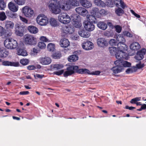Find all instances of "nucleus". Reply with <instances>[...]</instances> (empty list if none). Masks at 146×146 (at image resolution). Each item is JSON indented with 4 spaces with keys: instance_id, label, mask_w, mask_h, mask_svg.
<instances>
[{
    "instance_id": "nucleus-1",
    "label": "nucleus",
    "mask_w": 146,
    "mask_h": 146,
    "mask_svg": "<svg viewBox=\"0 0 146 146\" xmlns=\"http://www.w3.org/2000/svg\"><path fill=\"white\" fill-rule=\"evenodd\" d=\"M67 71L63 74L64 77H67L75 73L90 75V71L86 68L79 69L78 66H70L66 68Z\"/></svg>"
},
{
    "instance_id": "nucleus-2",
    "label": "nucleus",
    "mask_w": 146,
    "mask_h": 146,
    "mask_svg": "<svg viewBox=\"0 0 146 146\" xmlns=\"http://www.w3.org/2000/svg\"><path fill=\"white\" fill-rule=\"evenodd\" d=\"M48 8L53 13L56 14L61 12V9L64 10L65 7L63 4L59 3L57 0H51L49 1Z\"/></svg>"
},
{
    "instance_id": "nucleus-3",
    "label": "nucleus",
    "mask_w": 146,
    "mask_h": 146,
    "mask_svg": "<svg viewBox=\"0 0 146 146\" xmlns=\"http://www.w3.org/2000/svg\"><path fill=\"white\" fill-rule=\"evenodd\" d=\"M4 44L5 46L9 49H15L18 46V43L17 41L11 38L5 40Z\"/></svg>"
},
{
    "instance_id": "nucleus-4",
    "label": "nucleus",
    "mask_w": 146,
    "mask_h": 146,
    "mask_svg": "<svg viewBox=\"0 0 146 146\" xmlns=\"http://www.w3.org/2000/svg\"><path fill=\"white\" fill-rule=\"evenodd\" d=\"M62 3L63 4L65 7L64 10H69L72 6H77L79 5L78 2L75 0H62Z\"/></svg>"
},
{
    "instance_id": "nucleus-5",
    "label": "nucleus",
    "mask_w": 146,
    "mask_h": 146,
    "mask_svg": "<svg viewBox=\"0 0 146 146\" xmlns=\"http://www.w3.org/2000/svg\"><path fill=\"white\" fill-rule=\"evenodd\" d=\"M24 42L26 44L29 45H35L36 44V38L33 35H25L24 37Z\"/></svg>"
},
{
    "instance_id": "nucleus-6",
    "label": "nucleus",
    "mask_w": 146,
    "mask_h": 146,
    "mask_svg": "<svg viewBox=\"0 0 146 146\" xmlns=\"http://www.w3.org/2000/svg\"><path fill=\"white\" fill-rule=\"evenodd\" d=\"M36 21L37 23L41 26L46 25L48 22L47 17L43 14L39 15L36 18Z\"/></svg>"
},
{
    "instance_id": "nucleus-7",
    "label": "nucleus",
    "mask_w": 146,
    "mask_h": 146,
    "mask_svg": "<svg viewBox=\"0 0 146 146\" xmlns=\"http://www.w3.org/2000/svg\"><path fill=\"white\" fill-rule=\"evenodd\" d=\"M71 22L73 25L76 28H79L82 25L80 20V16L76 14L72 15Z\"/></svg>"
},
{
    "instance_id": "nucleus-8",
    "label": "nucleus",
    "mask_w": 146,
    "mask_h": 146,
    "mask_svg": "<svg viewBox=\"0 0 146 146\" xmlns=\"http://www.w3.org/2000/svg\"><path fill=\"white\" fill-rule=\"evenodd\" d=\"M59 21L64 24H67L70 22V16L66 13H61L58 17Z\"/></svg>"
},
{
    "instance_id": "nucleus-9",
    "label": "nucleus",
    "mask_w": 146,
    "mask_h": 146,
    "mask_svg": "<svg viewBox=\"0 0 146 146\" xmlns=\"http://www.w3.org/2000/svg\"><path fill=\"white\" fill-rule=\"evenodd\" d=\"M116 58L117 59L116 60L122 61L123 59L127 60L128 58V56L125 52L123 51H117L115 54Z\"/></svg>"
},
{
    "instance_id": "nucleus-10",
    "label": "nucleus",
    "mask_w": 146,
    "mask_h": 146,
    "mask_svg": "<svg viewBox=\"0 0 146 146\" xmlns=\"http://www.w3.org/2000/svg\"><path fill=\"white\" fill-rule=\"evenodd\" d=\"M23 12L27 17H31L34 14V11L32 9L27 6L24 7L23 9Z\"/></svg>"
},
{
    "instance_id": "nucleus-11",
    "label": "nucleus",
    "mask_w": 146,
    "mask_h": 146,
    "mask_svg": "<svg viewBox=\"0 0 146 146\" xmlns=\"http://www.w3.org/2000/svg\"><path fill=\"white\" fill-rule=\"evenodd\" d=\"M61 29L62 32L66 34H71L74 33V27H72L69 26H66L65 25L62 26Z\"/></svg>"
},
{
    "instance_id": "nucleus-12",
    "label": "nucleus",
    "mask_w": 146,
    "mask_h": 146,
    "mask_svg": "<svg viewBox=\"0 0 146 146\" xmlns=\"http://www.w3.org/2000/svg\"><path fill=\"white\" fill-rule=\"evenodd\" d=\"M97 43L99 46L103 48L106 47L108 45V42L104 38H98L97 40Z\"/></svg>"
},
{
    "instance_id": "nucleus-13",
    "label": "nucleus",
    "mask_w": 146,
    "mask_h": 146,
    "mask_svg": "<svg viewBox=\"0 0 146 146\" xmlns=\"http://www.w3.org/2000/svg\"><path fill=\"white\" fill-rule=\"evenodd\" d=\"M146 50L145 48H143L139 51L137 52L135 56V58L138 60H141L143 59L144 56L146 53Z\"/></svg>"
},
{
    "instance_id": "nucleus-14",
    "label": "nucleus",
    "mask_w": 146,
    "mask_h": 146,
    "mask_svg": "<svg viewBox=\"0 0 146 146\" xmlns=\"http://www.w3.org/2000/svg\"><path fill=\"white\" fill-rule=\"evenodd\" d=\"M75 10L79 14L84 17L86 16L88 13V11L86 9L82 7L76 8Z\"/></svg>"
},
{
    "instance_id": "nucleus-15",
    "label": "nucleus",
    "mask_w": 146,
    "mask_h": 146,
    "mask_svg": "<svg viewBox=\"0 0 146 146\" xmlns=\"http://www.w3.org/2000/svg\"><path fill=\"white\" fill-rule=\"evenodd\" d=\"M115 64H119L120 66L122 67V69L123 67H130L131 66V63L127 61H123V60L122 61L116 60L115 61Z\"/></svg>"
},
{
    "instance_id": "nucleus-16",
    "label": "nucleus",
    "mask_w": 146,
    "mask_h": 146,
    "mask_svg": "<svg viewBox=\"0 0 146 146\" xmlns=\"http://www.w3.org/2000/svg\"><path fill=\"white\" fill-rule=\"evenodd\" d=\"M82 47L83 48L86 50H90L93 47V43L90 41L84 42L83 44Z\"/></svg>"
},
{
    "instance_id": "nucleus-17",
    "label": "nucleus",
    "mask_w": 146,
    "mask_h": 146,
    "mask_svg": "<svg viewBox=\"0 0 146 146\" xmlns=\"http://www.w3.org/2000/svg\"><path fill=\"white\" fill-rule=\"evenodd\" d=\"M60 45L61 47L66 48L69 46L70 42L68 39L64 38L61 39Z\"/></svg>"
},
{
    "instance_id": "nucleus-18",
    "label": "nucleus",
    "mask_w": 146,
    "mask_h": 146,
    "mask_svg": "<svg viewBox=\"0 0 146 146\" xmlns=\"http://www.w3.org/2000/svg\"><path fill=\"white\" fill-rule=\"evenodd\" d=\"M2 65L4 66H19L18 62H11L8 61H4L2 62Z\"/></svg>"
},
{
    "instance_id": "nucleus-19",
    "label": "nucleus",
    "mask_w": 146,
    "mask_h": 146,
    "mask_svg": "<svg viewBox=\"0 0 146 146\" xmlns=\"http://www.w3.org/2000/svg\"><path fill=\"white\" fill-rule=\"evenodd\" d=\"M40 63L43 65H48L51 62L50 58L48 57H42L40 58Z\"/></svg>"
},
{
    "instance_id": "nucleus-20",
    "label": "nucleus",
    "mask_w": 146,
    "mask_h": 146,
    "mask_svg": "<svg viewBox=\"0 0 146 146\" xmlns=\"http://www.w3.org/2000/svg\"><path fill=\"white\" fill-rule=\"evenodd\" d=\"M84 27L86 30L89 31H93L95 28V26L93 24V23L89 22H87V23H85Z\"/></svg>"
},
{
    "instance_id": "nucleus-21",
    "label": "nucleus",
    "mask_w": 146,
    "mask_h": 146,
    "mask_svg": "<svg viewBox=\"0 0 146 146\" xmlns=\"http://www.w3.org/2000/svg\"><path fill=\"white\" fill-rule=\"evenodd\" d=\"M114 64L116 66L113 67L111 69L113 72L115 74H117L121 72L123 70L122 67L119 65V64H115V61L114 62Z\"/></svg>"
},
{
    "instance_id": "nucleus-22",
    "label": "nucleus",
    "mask_w": 146,
    "mask_h": 146,
    "mask_svg": "<svg viewBox=\"0 0 146 146\" xmlns=\"http://www.w3.org/2000/svg\"><path fill=\"white\" fill-rule=\"evenodd\" d=\"M27 29L29 32L32 34H36L38 31V29L36 27L33 25L29 26L27 27Z\"/></svg>"
},
{
    "instance_id": "nucleus-23",
    "label": "nucleus",
    "mask_w": 146,
    "mask_h": 146,
    "mask_svg": "<svg viewBox=\"0 0 146 146\" xmlns=\"http://www.w3.org/2000/svg\"><path fill=\"white\" fill-rule=\"evenodd\" d=\"M140 47L139 44L136 42L132 43L130 46V48L134 50H137L139 49Z\"/></svg>"
},
{
    "instance_id": "nucleus-24",
    "label": "nucleus",
    "mask_w": 146,
    "mask_h": 146,
    "mask_svg": "<svg viewBox=\"0 0 146 146\" xmlns=\"http://www.w3.org/2000/svg\"><path fill=\"white\" fill-rule=\"evenodd\" d=\"M97 26L100 29L105 30L107 28V25L104 21H100L97 23Z\"/></svg>"
},
{
    "instance_id": "nucleus-25",
    "label": "nucleus",
    "mask_w": 146,
    "mask_h": 146,
    "mask_svg": "<svg viewBox=\"0 0 146 146\" xmlns=\"http://www.w3.org/2000/svg\"><path fill=\"white\" fill-rule=\"evenodd\" d=\"M78 33L80 36L83 37L88 38L90 36V34L88 32L83 30H81L79 31Z\"/></svg>"
},
{
    "instance_id": "nucleus-26",
    "label": "nucleus",
    "mask_w": 146,
    "mask_h": 146,
    "mask_svg": "<svg viewBox=\"0 0 146 146\" xmlns=\"http://www.w3.org/2000/svg\"><path fill=\"white\" fill-rule=\"evenodd\" d=\"M8 6L9 9L13 12H16L18 9V7L16 6L12 2H10L9 3Z\"/></svg>"
},
{
    "instance_id": "nucleus-27",
    "label": "nucleus",
    "mask_w": 146,
    "mask_h": 146,
    "mask_svg": "<svg viewBox=\"0 0 146 146\" xmlns=\"http://www.w3.org/2000/svg\"><path fill=\"white\" fill-rule=\"evenodd\" d=\"M15 33L17 36H23V28L20 26H18L15 30Z\"/></svg>"
},
{
    "instance_id": "nucleus-28",
    "label": "nucleus",
    "mask_w": 146,
    "mask_h": 146,
    "mask_svg": "<svg viewBox=\"0 0 146 146\" xmlns=\"http://www.w3.org/2000/svg\"><path fill=\"white\" fill-rule=\"evenodd\" d=\"M80 4L84 7L86 8H89L92 6L91 3L86 0H83Z\"/></svg>"
},
{
    "instance_id": "nucleus-29",
    "label": "nucleus",
    "mask_w": 146,
    "mask_h": 146,
    "mask_svg": "<svg viewBox=\"0 0 146 146\" xmlns=\"http://www.w3.org/2000/svg\"><path fill=\"white\" fill-rule=\"evenodd\" d=\"M14 23L11 21H7L6 22L5 27L7 30H10L14 27Z\"/></svg>"
},
{
    "instance_id": "nucleus-30",
    "label": "nucleus",
    "mask_w": 146,
    "mask_h": 146,
    "mask_svg": "<svg viewBox=\"0 0 146 146\" xmlns=\"http://www.w3.org/2000/svg\"><path fill=\"white\" fill-rule=\"evenodd\" d=\"M17 54L19 55L26 56L27 55V51L23 48H19L17 51Z\"/></svg>"
},
{
    "instance_id": "nucleus-31",
    "label": "nucleus",
    "mask_w": 146,
    "mask_h": 146,
    "mask_svg": "<svg viewBox=\"0 0 146 146\" xmlns=\"http://www.w3.org/2000/svg\"><path fill=\"white\" fill-rule=\"evenodd\" d=\"M88 22H89L96 23V19L95 17L92 15H87Z\"/></svg>"
},
{
    "instance_id": "nucleus-32",
    "label": "nucleus",
    "mask_w": 146,
    "mask_h": 146,
    "mask_svg": "<svg viewBox=\"0 0 146 146\" xmlns=\"http://www.w3.org/2000/svg\"><path fill=\"white\" fill-rule=\"evenodd\" d=\"M117 46L118 51H124L126 46V45L124 43H118Z\"/></svg>"
},
{
    "instance_id": "nucleus-33",
    "label": "nucleus",
    "mask_w": 146,
    "mask_h": 146,
    "mask_svg": "<svg viewBox=\"0 0 146 146\" xmlns=\"http://www.w3.org/2000/svg\"><path fill=\"white\" fill-rule=\"evenodd\" d=\"M78 57L77 55H72L68 58V60L70 62H75L78 60Z\"/></svg>"
},
{
    "instance_id": "nucleus-34",
    "label": "nucleus",
    "mask_w": 146,
    "mask_h": 146,
    "mask_svg": "<svg viewBox=\"0 0 146 146\" xmlns=\"http://www.w3.org/2000/svg\"><path fill=\"white\" fill-rule=\"evenodd\" d=\"M9 52L5 49H1L0 51V57L1 58L6 57L9 54Z\"/></svg>"
},
{
    "instance_id": "nucleus-35",
    "label": "nucleus",
    "mask_w": 146,
    "mask_h": 146,
    "mask_svg": "<svg viewBox=\"0 0 146 146\" xmlns=\"http://www.w3.org/2000/svg\"><path fill=\"white\" fill-rule=\"evenodd\" d=\"M49 22L50 25L53 27H56L58 25V22L57 20L54 18H50Z\"/></svg>"
},
{
    "instance_id": "nucleus-36",
    "label": "nucleus",
    "mask_w": 146,
    "mask_h": 146,
    "mask_svg": "<svg viewBox=\"0 0 146 146\" xmlns=\"http://www.w3.org/2000/svg\"><path fill=\"white\" fill-rule=\"evenodd\" d=\"M94 3L96 5L99 6L103 7L105 5V3L101 0H94Z\"/></svg>"
},
{
    "instance_id": "nucleus-37",
    "label": "nucleus",
    "mask_w": 146,
    "mask_h": 146,
    "mask_svg": "<svg viewBox=\"0 0 146 146\" xmlns=\"http://www.w3.org/2000/svg\"><path fill=\"white\" fill-rule=\"evenodd\" d=\"M117 40L118 42V43H124L125 42V39L123 36H118L116 39Z\"/></svg>"
},
{
    "instance_id": "nucleus-38",
    "label": "nucleus",
    "mask_w": 146,
    "mask_h": 146,
    "mask_svg": "<svg viewBox=\"0 0 146 146\" xmlns=\"http://www.w3.org/2000/svg\"><path fill=\"white\" fill-rule=\"evenodd\" d=\"M64 67L63 65L60 64H55L53 65V68L54 70H59Z\"/></svg>"
},
{
    "instance_id": "nucleus-39",
    "label": "nucleus",
    "mask_w": 146,
    "mask_h": 146,
    "mask_svg": "<svg viewBox=\"0 0 146 146\" xmlns=\"http://www.w3.org/2000/svg\"><path fill=\"white\" fill-rule=\"evenodd\" d=\"M55 45L52 43L49 44L47 46L48 50L50 51L53 52L54 49Z\"/></svg>"
},
{
    "instance_id": "nucleus-40",
    "label": "nucleus",
    "mask_w": 146,
    "mask_h": 146,
    "mask_svg": "<svg viewBox=\"0 0 146 146\" xmlns=\"http://www.w3.org/2000/svg\"><path fill=\"white\" fill-rule=\"evenodd\" d=\"M109 50L110 54L111 55H113L114 54H115L117 53V50L116 47H110L109 48Z\"/></svg>"
},
{
    "instance_id": "nucleus-41",
    "label": "nucleus",
    "mask_w": 146,
    "mask_h": 146,
    "mask_svg": "<svg viewBox=\"0 0 146 146\" xmlns=\"http://www.w3.org/2000/svg\"><path fill=\"white\" fill-rule=\"evenodd\" d=\"M115 13L117 15L120 16L123 13L124 11L121 8H118L115 10Z\"/></svg>"
},
{
    "instance_id": "nucleus-42",
    "label": "nucleus",
    "mask_w": 146,
    "mask_h": 146,
    "mask_svg": "<svg viewBox=\"0 0 146 146\" xmlns=\"http://www.w3.org/2000/svg\"><path fill=\"white\" fill-rule=\"evenodd\" d=\"M136 68L135 67H132L128 68L125 71L126 73L127 74H129L135 71Z\"/></svg>"
},
{
    "instance_id": "nucleus-43",
    "label": "nucleus",
    "mask_w": 146,
    "mask_h": 146,
    "mask_svg": "<svg viewBox=\"0 0 146 146\" xmlns=\"http://www.w3.org/2000/svg\"><path fill=\"white\" fill-rule=\"evenodd\" d=\"M15 2L19 5H24L25 3V0H14Z\"/></svg>"
},
{
    "instance_id": "nucleus-44",
    "label": "nucleus",
    "mask_w": 146,
    "mask_h": 146,
    "mask_svg": "<svg viewBox=\"0 0 146 146\" xmlns=\"http://www.w3.org/2000/svg\"><path fill=\"white\" fill-rule=\"evenodd\" d=\"M7 18V16L5 12H2L0 13V20L1 21L5 20Z\"/></svg>"
},
{
    "instance_id": "nucleus-45",
    "label": "nucleus",
    "mask_w": 146,
    "mask_h": 146,
    "mask_svg": "<svg viewBox=\"0 0 146 146\" xmlns=\"http://www.w3.org/2000/svg\"><path fill=\"white\" fill-rule=\"evenodd\" d=\"M20 63L23 65H27L29 62V61L27 59H23L20 60Z\"/></svg>"
},
{
    "instance_id": "nucleus-46",
    "label": "nucleus",
    "mask_w": 146,
    "mask_h": 146,
    "mask_svg": "<svg viewBox=\"0 0 146 146\" xmlns=\"http://www.w3.org/2000/svg\"><path fill=\"white\" fill-rule=\"evenodd\" d=\"M4 28L1 26H0V36L4 35L5 36H6V32Z\"/></svg>"
},
{
    "instance_id": "nucleus-47",
    "label": "nucleus",
    "mask_w": 146,
    "mask_h": 146,
    "mask_svg": "<svg viewBox=\"0 0 146 146\" xmlns=\"http://www.w3.org/2000/svg\"><path fill=\"white\" fill-rule=\"evenodd\" d=\"M38 46L40 49H42L46 47V45L45 43L42 42H40L38 43Z\"/></svg>"
},
{
    "instance_id": "nucleus-48",
    "label": "nucleus",
    "mask_w": 146,
    "mask_h": 146,
    "mask_svg": "<svg viewBox=\"0 0 146 146\" xmlns=\"http://www.w3.org/2000/svg\"><path fill=\"white\" fill-rule=\"evenodd\" d=\"M61 57V54L60 52H57L52 55V57L54 58H59Z\"/></svg>"
},
{
    "instance_id": "nucleus-49",
    "label": "nucleus",
    "mask_w": 146,
    "mask_h": 146,
    "mask_svg": "<svg viewBox=\"0 0 146 146\" xmlns=\"http://www.w3.org/2000/svg\"><path fill=\"white\" fill-rule=\"evenodd\" d=\"M109 43L111 45L116 46L117 45V42L115 39H112L110 41Z\"/></svg>"
},
{
    "instance_id": "nucleus-50",
    "label": "nucleus",
    "mask_w": 146,
    "mask_h": 146,
    "mask_svg": "<svg viewBox=\"0 0 146 146\" xmlns=\"http://www.w3.org/2000/svg\"><path fill=\"white\" fill-rule=\"evenodd\" d=\"M6 4L5 3L3 0H0V8L1 10L4 9L6 7Z\"/></svg>"
},
{
    "instance_id": "nucleus-51",
    "label": "nucleus",
    "mask_w": 146,
    "mask_h": 146,
    "mask_svg": "<svg viewBox=\"0 0 146 146\" xmlns=\"http://www.w3.org/2000/svg\"><path fill=\"white\" fill-rule=\"evenodd\" d=\"M99 12V10L98 8L96 7H94L92 9L91 11V13L94 15H96L97 13Z\"/></svg>"
},
{
    "instance_id": "nucleus-52",
    "label": "nucleus",
    "mask_w": 146,
    "mask_h": 146,
    "mask_svg": "<svg viewBox=\"0 0 146 146\" xmlns=\"http://www.w3.org/2000/svg\"><path fill=\"white\" fill-rule=\"evenodd\" d=\"M123 34L124 35L129 37L131 38L133 36V35L128 31H125L123 32Z\"/></svg>"
},
{
    "instance_id": "nucleus-53",
    "label": "nucleus",
    "mask_w": 146,
    "mask_h": 146,
    "mask_svg": "<svg viewBox=\"0 0 146 146\" xmlns=\"http://www.w3.org/2000/svg\"><path fill=\"white\" fill-rule=\"evenodd\" d=\"M64 72V70H62L54 72L53 74L58 76H60Z\"/></svg>"
},
{
    "instance_id": "nucleus-54",
    "label": "nucleus",
    "mask_w": 146,
    "mask_h": 146,
    "mask_svg": "<svg viewBox=\"0 0 146 146\" xmlns=\"http://www.w3.org/2000/svg\"><path fill=\"white\" fill-rule=\"evenodd\" d=\"M100 73L101 72L100 71H95L92 72H90V75H98L100 74Z\"/></svg>"
},
{
    "instance_id": "nucleus-55",
    "label": "nucleus",
    "mask_w": 146,
    "mask_h": 146,
    "mask_svg": "<svg viewBox=\"0 0 146 146\" xmlns=\"http://www.w3.org/2000/svg\"><path fill=\"white\" fill-rule=\"evenodd\" d=\"M34 76L35 78H37L42 79L44 76V75H40L38 74H36Z\"/></svg>"
},
{
    "instance_id": "nucleus-56",
    "label": "nucleus",
    "mask_w": 146,
    "mask_h": 146,
    "mask_svg": "<svg viewBox=\"0 0 146 146\" xmlns=\"http://www.w3.org/2000/svg\"><path fill=\"white\" fill-rule=\"evenodd\" d=\"M136 66L138 69H141L143 68L145 66L144 64H141V62H140L139 63L136 65Z\"/></svg>"
},
{
    "instance_id": "nucleus-57",
    "label": "nucleus",
    "mask_w": 146,
    "mask_h": 146,
    "mask_svg": "<svg viewBox=\"0 0 146 146\" xmlns=\"http://www.w3.org/2000/svg\"><path fill=\"white\" fill-rule=\"evenodd\" d=\"M116 31L119 33L121 32V31L122 28L119 25L116 26L115 27Z\"/></svg>"
},
{
    "instance_id": "nucleus-58",
    "label": "nucleus",
    "mask_w": 146,
    "mask_h": 146,
    "mask_svg": "<svg viewBox=\"0 0 146 146\" xmlns=\"http://www.w3.org/2000/svg\"><path fill=\"white\" fill-rule=\"evenodd\" d=\"M40 40L45 42H47L48 41V39L46 37L44 36H41L40 38Z\"/></svg>"
},
{
    "instance_id": "nucleus-59",
    "label": "nucleus",
    "mask_w": 146,
    "mask_h": 146,
    "mask_svg": "<svg viewBox=\"0 0 146 146\" xmlns=\"http://www.w3.org/2000/svg\"><path fill=\"white\" fill-rule=\"evenodd\" d=\"M119 3L120 4L121 7L123 9H124L126 6V5L125 4L124 2L122 0H120Z\"/></svg>"
},
{
    "instance_id": "nucleus-60",
    "label": "nucleus",
    "mask_w": 146,
    "mask_h": 146,
    "mask_svg": "<svg viewBox=\"0 0 146 146\" xmlns=\"http://www.w3.org/2000/svg\"><path fill=\"white\" fill-rule=\"evenodd\" d=\"M27 68L29 70H33L36 68V67L34 65H29L27 66Z\"/></svg>"
},
{
    "instance_id": "nucleus-61",
    "label": "nucleus",
    "mask_w": 146,
    "mask_h": 146,
    "mask_svg": "<svg viewBox=\"0 0 146 146\" xmlns=\"http://www.w3.org/2000/svg\"><path fill=\"white\" fill-rule=\"evenodd\" d=\"M29 92L28 91H22L20 92L19 94L20 95H26L29 94Z\"/></svg>"
},
{
    "instance_id": "nucleus-62",
    "label": "nucleus",
    "mask_w": 146,
    "mask_h": 146,
    "mask_svg": "<svg viewBox=\"0 0 146 146\" xmlns=\"http://www.w3.org/2000/svg\"><path fill=\"white\" fill-rule=\"evenodd\" d=\"M20 20H21L24 23H27L28 21L25 18L22 17L21 16H20Z\"/></svg>"
},
{
    "instance_id": "nucleus-63",
    "label": "nucleus",
    "mask_w": 146,
    "mask_h": 146,
    "mask_svg": "<svg viewBox=\"0 0 146 146\" xmlns=\"http://www.w3.org/2000/svg\"><path fill=\"white\" fill-rule=\"evenodd\" d=\"M119 1L118 0H114V3L115 5L117 7L119 6Z\"/></svg>"
},
{
    "instance_id": "nucleus-64",
    "label": "nucleus",
    "mask_w": 146,
    "mask_h": 146,
    "mask_svg": "<svg viewBox=\"0 0 146 146\" xmlns=\"http://www.w3.org/2000/svg\"><path fill=\"white\" fill-rule=\"evenodd\" d=\"M135 108L133 107H129L128 106H125V108L126 109H129V110H131L133 109H135Z\"/></svg>"
}]
</instances>
